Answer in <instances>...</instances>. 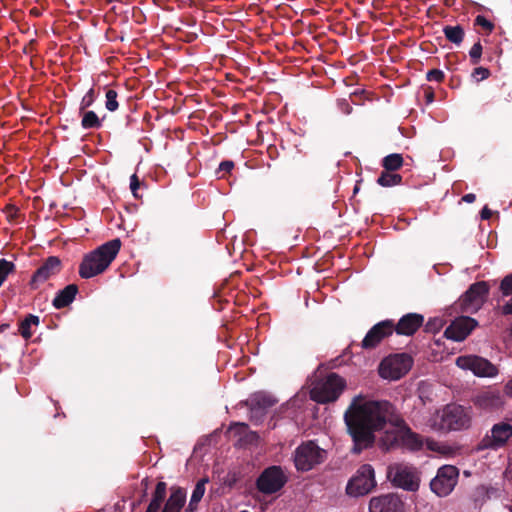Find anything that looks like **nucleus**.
Wrapping results in <instances>:
<instances>
[{"label":"nucleus","mask_w":512,"mask_h":512,"mask_svg":"<svg viewBox=\"0 0 512 512\" xmlns=\"http://www.w3.org/2000/svg\"><path fill=\"white\" fill-rule=\"evenodd\" d=\"M393 419V408L388 402L375 401L363 395L354 397L344 414L354 442L353 451L359 453L370 447L375 440L374 433L390 429Z\"/></svg>","instance_id":"nucleus-1"},{"label":"nucleus","mask_w":512,"mask_h":512,"mask_svg":"<svg viewBox=\"0 0 512 512\" xmlns=\"http://www.w3.org/2000/svg\"><path fill=\"white\" fill-rule=\"evenodd\" d=\"M120 248L121 241L113 239L85 255L79 267L80 276L88 279L103 273L116 258Z\"/></svg>","instance_id":"nucleus-2"},{"label":"nucleus","mask_w":512,"mask_h":512,"mask_svg":"<svg viewBox=\"0 0 512 512\" xmlns=\"http://www.w3.org/2000/svg\"><path fill=\"white\" fill-rule=\"evenodd\" d=\"M470 415L459 405H447L429 416L426 425L434 431L461 430L469 427Z\"/></svg>","instance_id":"nucleus-3"},{"label":"nucleus","mask_w":512,"mask_h":512,"mask_svg":"<svg viewBox=\"0 0 512 512\" xmlns=\"http://www.w3.org/2000/svg\"><path fill=\"white\" fill-rule=\"evenodd\" d=\"M345 388V380L335 373L317 381L310 391L311 399L318 403L335 401Z\"/></svg>","instance_id":"nucleus-4"},{"label":"nucleus","mask_w":512,"mask_h":512,"mask_svg":"<svg viewBox=\"0 0 512 512\" xmlns=\"http://www.w3.org/2000/svg\"><path fill=\"white\" fill-rule=\"evenodd\" d=\"M376 487L374 469L369 464L362 465L348 481L346 493L350 497H362Z\"/></svg>","instance_id":"nucleus-5"},{"label":"nucleus","mask_w":512,"mask_h":512,"mask_svg":"<svg viewBox=\"0 0 512 512\" xmlns=\"http://www.w3.org/2000/svg\"><path fill=\"white\" fill-rule=\"evenodd\" d=\"M412 363V358L407 354L390 355L381 361L378 372L381 378L396 381L408 373Z\"/></svg>","instance_id":"nucleus-6"},{"label":"nucleus","mask_w":512,"mask_h":512,"mask_svg":"<svg viewBox=\"0 0 512 512\" xmlns=\"http://www.w3.org/2000/svg\"><path fill=\"white\" fill-rule=\"evenodd\" d=\"M390 426V429L386 430L385 439H383V446L386 448L393 445L399 437H401L404 444L412 450L418 449L422 446L421 438L407 428L400 418L394 417Z\"/></svg>","instance_id":"nucleus-7"},{"label":"nucleus","mask_w":512,"mask_h":512,"mask_svg":"<svg viewBox=\"0 0 512 512\" xmlns=\"http://www.w3.org/2000/svg\"><path fill=\"white\" fill-rule=\"evenodd\" d=\"M325 459V451L314 442L309 441L300 445L294 455L295 466L300 471H309Z\"/></svg>","instance_id":"nucleus-8"},{"label":"nucleus","mask_w":512,"mask_h":512,"mask_svg":"<svg viewBox=\"0 0 512 512\" xmlns=\"http://www.w3.org/2000/svg\"><path fill=\"white\" fill-rule=\"evenodd\" d=\"M457 367L465 371H471L477 377H495L498 374L497 367L487 359L477 355H463L456 358Z\"/></svg>","instance_id":"nucleus-9"},{"label":"nucleus","mask_w":512,"mask_h":512,"mask_svg":"<svg viewBox=\"0 0 512 512\" xmlns=\"http://www.w3.org/2000/svg\"><path fill=\"white\" fill-rule=\"evenodd\" d=\"M459 477V471L455 466L444 465L437 471L430 483L431 490L440 497L449 495L455 488Z\"/></svg>","instance_id":"nucleus-10"},{"label":"nucleus","mask_w":512,"mask_h":512,"mask_svg":"<svg viewBox=\"0 0 512 512\" xmlns=\"http://www.w3.org/2000/svg\"><path fill=\"white\" fill-rule=\"evenodd\" d=\"M488 292L489 287L486 282L481 281L472 284L470 288L466 291V293L458 301L462 312H477L484 304Z\"/></svg>","instance_id":"nucleus-11"},{"label":"nucleus","mask_w":512,"mask_h":512,"mask_svg":"<svg viewBox=\"0 0 512 512\" xmlns=\"http://www.w3.org/2000/svg\"><path fill=\"white\" fill-rule=\"evenodd\" d=\"M388 478L395 486L405 490L415 491L419 487V477L416 470L407 465H391L388 468Z\"/></svg>","instance_id":"nucleus-12"},{"label":"nucleus","mask_w":512,"mask_h":512,"mask_svg":"<svg viewBox=\"0 0 512 512\" xmlns=\"http://www.w3.org/2000/svg\"><path fill=\"white\" fill-rule=\"evenodd\" d=\"M286 483V476L278 466L265 469L257 480V488L264 494H272L279 491Z\"/></svg>","instance_id":"nucleus-13"},{"label":"nucleus","mask_w":512,"mask_h":512,"mask_svg":"<svg viewBox=\"0 0 512 512\" xmlns=\"http://www.w3.org/2000/svg\"><path fill=\"white\" fill-rule=\"evenodd\" d=\"M369 512H405L401 498L394 493L374 496L368 503Z\"/></svg>","instance_id":"nucleus-14"},{"label":"nucleus","mask_w":512,"mask_h":512,"mask_svg":"<svg viewBox=\"0 0 512 512\" xmlns=\"http://www.w3.org/2000/svg\"><path fill=\"white\" fill-rule=\"evenodd\" d=\"M477 326L476 320L462 316L455 319L445 330V336L454 341H463Z\"/></svg>","instance_id":"nucleus-15"},{"label":"nucleus","mask_w":512,"mask_h":512,"mask_svg":"<svg viewBox=\"0 0 512 512\" xmlns=\"http://www.w3.org/2000/svg\"><path fill=\"white\" fill-rule=\"evenodd\" d=\"M512 436V426L508 423L495 424L491 429V434L487 435L482 443L485 448L497 449L506 444Z\"/></svg>","instance_id":"nucleus-16"},{"label":"nucleus","mask_w":512,"mask_h":512,"mask_svg":"<svg viewBox=\"0 0 512 512\" xmlns=\"http://www.w3.org/2000/svg\"><path fill=\"white\" fill-rule=\"evenodd\" d=\"M394 331L391 321H382L373 326L362 341V347L366 349L376 347L384 338L390 336Z\"/></svg>","instance_id":"nucleus-17"},{"label":"nucleus","mask_w":512,"mask_h":512,"mask_svg":"<svg viewBox=\"0 0 512 512\" xmlns=\"http://www.w3.org/2000/svg\"><path fill=\"white\" fill-rule=\"evenodd\" d=\"M423 320H424L423 316L420 314H416V313L407 314L399 320V322L396 326V331L398 334H401V335H407V336L412 335L422 325Z\"/></svg>","instance_id":"nucleus-18"},{"label":"nucleus","mask_w":512,"mask_h":512,"mask_svg":"<svg viewBox=\"0 0 512 512\" xmlns=\"http://www.w3.org/2000/svg\"><path fill=\"white\" fill-rule=\"evenodd\" d=\"M60 271V260L57 257H49L33 276L34 283H43Z\"/></svg>","instance_id":"nucleus-19"},{"label":"nucleus","mask_w":512,"mask_h":512,"mask_svg":"<svg viewBox=\"0 0 512 512\" xmlns=\"http://www.w3.org/2000/svg\"><path fill=\"white\" fill-rule=\"evenodd\" d=\"M475 404L485 409L496 408L502 404V396L497 390L482 391L475 397Z\"/></svg>","instance_id":"nucleus-20"},{"label":"nucleus","mask_w":512,"mask_h":512,"mask_svg":"<svg viewBox=\"0 0 512 512\" xmlns=\"http://www.w3.org/2000/svg\"><path fill=\"white\" fill-rule=\"evenodd\" d=\"M186 494L180 488L172 489L171 495L168 498L162 512H181L185 503Z\"/></svg>","instance_id":"nucleus-21"},{"label":"nucleus","mask_w":512,"mask_h":512,"mask_svg":"<svg viewBox=\"0 0 512 512\" xmlns=\"http://www.w3.org/2000/svg\"><path fill=\"white\" fill-rule=\"evenodd\" d=\"M78 288L75 284H70L61 290L53 300V305L60 309L69 305L75 298Z\"/></svg>","instance_id":"nucleus-22"},{"label":"nucleus","mask_w":512,"mask_h":512,"mask_svg":"<svg viewBox=\"0 0 512 512\" xmlns=\"http://www.w3.org/2000/svg\"><path fill=\"white\" fill-rule=\"evenodd\" d=\"M250 401L253 410H264L266 408L273 406L276 403V400L273 397L266 395L264 393L254 394L251 397Z\"/></svg>","instance_id":"nucleus-23"},{"label":"nucleus","mask_w":512,"mask_h":512,"mask_svg":"<svg viewBox=\"0 0 512 512\" xmlns=\"http://www.w3.org/2000/svg\"><path fill=\"white\" fill-rule=\"evenodd\" d=\"M208 483V478L199 480L193 490L191 499L188 505L189 512H193L196 509V505L200 502L205 493V485Z\"/></svg>","instance_id":"nucleus-24"},{"label":"nucleus","mask_w":512,"mask_h":512,"mask_svg":"<svg viewBox=\"0 0 512 512\" xmlns=\"http://www.w3.org/2000/svg\"><path fill=\"white\" fill-rule=\"evenodd\" d=\"M39 325V317L35 315L27 316L23 321H21L19 325V333L25 339H29L33 330L32 327H37Z\"/></svg>","instance_id":"nucleus-25"},{"label":"nucleus","mask_w":512,"mask_h":512,"mask_svg":"<svg viewBox=\"0 0 512 512\" xmlns=\"http://www.w3.org/2000/svg\"><path fill=\"white\" fill-rule=\"evenodd\" d=\"M402 177L390 171L382 172L377 183L383 187H391L401 183Z\"/></svg>","instance_id":"nucleus-26"},{"label":"nucleus","mask_w":512,"mask_h":512,"mask_svg":"<svg viewBox=\"0 0 512 512\" xmlns=\"http://www.w3.org/2000/svg\"><path fill=\"white\" fill-rule=\"evenodd\" d=\"M443 31L449 41L455 44L462 42L464 31L460 26H446Z\"/></svg>","instance_id":"nucleus-27"},{"label":"nucleus","mask_w":512,"mask_h":512,"mask_svg":"<svg viewBox=\"0 0 512 512\" xmlns=\"http://www.w3.org/2000/svg\"><path fill=\"white\" fill-rule=\"evenodd\" d=\"M403 164V158L400 154L394 153L383 159V167L388 171H395Z\"/></svg>","instance_id":"nucleus-28"},{"label":"nucleus","mask_w":512,"mask_h":512,"mask_svg":"<svg viewBox=\"0 0 512 512\" xmlns=\"http://www.w3.org/2000/svg\"><path fill=\"white\" fill-rule=\"evenodd\" d=\"M81 125L85 129L98 128L101 126V121L93 111H87L83 114Z\"/></svg>","instance_id":"nucleus-29"},{"label":"nucleus","mask_w":512,"mask_h":512,"mask_svg":"<svg viewBox=\"0 0 512 512\" xmlns=\"http://www.w3.org/2000/svg\"><path fill=\"white\" fill-rule=\"evenodd\" d=\"M14 270V264L5 259L0 260V286L6 280L7 276Z\"/></svg>","instance_id":"nucleus-30"},{"label":"nucleus","mask_w":512,"mask_h":512,"mask_svg":"<svg viewBox=\"0 0 512 512\" xmlns=\"http://www.w3.org/2000/svg\"><path fill=\"white\" fill-rule=\"evenodd\" d=\"M105 106L111 112L117 110L118 102H117V92L115 90L109 89L106 92Z\"/></svg>","instance_id":"nucleus-31"},{"label":"nucleus","mask_w":512,"mask_h":512,"mask_svg":"<svg viewBox=\"0 0 512 512\" xmlns=\"http://www.w3.org/2000/svg\"><path fill=\"white\" fill-rule=\"evenodd\" d=\"M167 485L165 482H158L153 493L152 500L157 501L162 504L165 496H166Z\"/></svg>","instance_id":"nucleus-32"},{"label":"nucleus","mask_w":512,"mask_h":512,"mask_svg":"<svg viewBox=\"0 0 512 512\" xmlns=\"http://www.w3.org/2000/svg\"><path fill=\"white\" fill-rule=\"evenodd\" d=\"M469 55L473 64H477L479 62L482 55V46L479 42L475 43L471 47Z\"/></svg>","instance_id":"nucleus-33"},{"label":"nucleus","mask_w":512,"mask_h":512,"mask_svg":"<svg viewBox=\"0 0 512 512\" xmlns=\"http://www.w3.org/2000/svg\"><path fill=\"white\" fill-rule=\"evenodd\" d=\"M500 290L504 296L512 294V274L506 276L500 284Z\"/></svg>","instance_id":"nucleus-34"},{"label":"nucleus","mask_w":512,"mask_h":512,"mask_svg":"<svg viewBox=\"0 0 512 512\" xmlns=\"http://www.w3.org/2000/svg\"><path fill=\"white\" fill-rule=\"evenodd\" d=\"M472 76L476 81H482L490 76V71L484 67H477L474 69Z\"/></svg>","instance_id":"nucleus-35"},{"label":"nucleus","mask_w":512,"mask_h":512,"mask_svg":"<svg viewBox=\"0 0 512 512\" xmlns=\"http://www.w3.org/2000/svg\"><path fill=\"white\" fill-rule=\"evenodd\" d=\"M94 101V90L90 89L85 96L82 98L81 101V109H85L92 105Z\"/></svg>","instance_id":"nucleus-36"},{"label":"nucleus","mask_w":512,"mask_h":512,"mask_svg":"<svg viewBox=\"0 0 512 512\" xmlns=\"http://www.w3.org/2000/svg\"><path fill=\"white\" fill-rule=\"evenodd\" d=\"M444 78V73L441 70L433 69L427 73V79L429 81L440 82Z\"/></svg>","instance_id":"nucleus-37"},{"label":"nucleus","mask_w":512,"mask_h":512,"mask_svg":"<svg viewBox=\"0 0 512 512\" xmlns=\"http://www.w3.org/2000/svg\"><path fill=\"white\" fill-rule=\"evenodd\" d=\"M475 22L477 25L483 27L487 31H491L493 29V24L484 16L478 15L475 19Z\"/></svg>","instance_id":"nucleus-38"},{"label":"nucleus","mask_w":512,"mask_h":512,"mask_svg":"<svg viewBox=\"0 0 512 512\" xmlns=\"http://www.w3.org/2000/svg\"><path fill=\"white\" fill-rule=\"evenodd\" d=\"M140 186L139 179L136 174H133L130 178V189L135 197H138L137 190Z\"/></svg>","instance_id":"nucleus-39"},{"label":"nucleus","mask_w":512,"mask_h":512,"mask_svg":"<svg viewBox=\"0 0 512 512\" xmlns=\"http://www.w3.org/2000/svg\"><path fill=\"white\" fill-rule=\"evenodd\" d=\"M161 503L151 500L146 512H159Z\"/></svg>","instance_id":"nucleus-40"},{"label":"nucleus","mask_w":512,"mask_h":512,"mask_svg":"<svg viewBox=\"0 0 512 512\" xmlns=\"http://www.w3.org/2000/svg\"><path fill=\"white\" fill-rule=\"evenodd\" d=\"M233 167H234V164L231 161H224L219 166L220 170L227 171V172H229Z\"/></svg>","instance_id":"nucleus-41"},{"label":"nucleus","mask_w":512,"mask_h":512,"mask_svg":"<svg viewBox=\"0 0 512 512\" xmlns=\"http://www.w3.org/2000/svg\"><path fill=\"white\" fill-rule=\"evenodd\" d=\"M427 446L430 450H436V451H439L441 453L444 452V450L442 449V447L436 443V442H433V441H428L427 442Z\"/></svg>","instance_id":"nucleus-42"},{"label":"nucleus","mask_w":512,"mask_h":512,"mask_svg":"<svg viewBox=\"0 0 512 512\" xmlns=\"http://www.w3.org/2000/svg\"><path fill=\"white\" fill-rule=\"evenodd\" d=\"M491 216H492V211L487 206H485L481 211V218L484 220H488L491 218Z\"/></svg>","instance_id":"nucleus-43"},{"label":"nucleus","mask_w":512,"mask_h":512,"mask_svg":"<svg viewBox=\"0 0 512 512\" xmlns=\"http://www.w3.org/2000/svg\"><path fill=\"white\" fill-rule=\"evenodd\" d=\"M503 314H512V298L502 307Z\"/></svg>","instance_id":"nucleus-44"},{"label":"nucleus","mask_w":512,"mask_h":512,"mask_svg":"<svg viewBox=\"0 0 512 512\" xmlns=\"http://www.w3.org/2000/svg\"><path fill=\"white\" fill-rule=\"evenodd\" d=\"M476 199L475 194L469 193L463 196L462 200L467 203H473Z\"/></svg>","instance_id":"nucleus-45"},{"label":"nucleus","mask_w":512,"mask_h":512,"mask_svg":"<svg viewBox=\"0 0 512 512\" xmlns=\"http://www.w3.org/2000/svg\"><path fill=\"white\" fill-rule=\"evenodd\" d=\"M505 393L508 395V396H511L512 397V379L509 380L507 382V384L505 385Z\"/></svg>","instance_id":"nucleus-46"},{"label":"nucleus","mask_w":512,"mask_h":512,"mask_svg":"<svg viewBox=\"0 0 512 512\" xmlns=\"http://www.w3.org/2000/svg\"><path fill=\"white\" fill-rule=\"evenodd\" d=\"M235 427L240 428L241 430H245L247 426L244 423H237Z\"/></svg>","instance_id":"nucleus-47"}]
</instances>
